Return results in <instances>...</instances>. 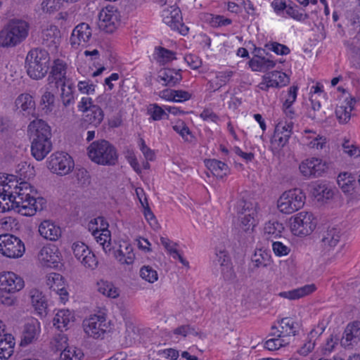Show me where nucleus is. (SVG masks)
Returning a JSON list of instances; mask_svg holds the SVG:
<instances>
[{
	"instance_id": "nucleus-37",
	"label": "nucleus",
	"mask_w": 360,
	"mask_h": 360,
	"mask_svg": "<svg viewBox=\"0 0 360 360\" xmlns=\"http://www.w3.org/2000/svg\"><path fill=\"white\" fill-rule=\"evenodd\" d=\"M283 229V224L277 221H269L265 224L264 234L267 240H270L273 242L274 239L281 236Z\"/></svg>"
},
{
	"instance_id": "nucleus-13",
	"label": "nucleus",
	"mask_w": 360,
	"mask_h": 360,
	"mask_svg": "<svg viewBox=\"0 0 360 360\" xmlns=\"http://www.w3.org/2000/svg\"><path fill=\"white\" fill-rule=\"evenodd\" d=\"M72 250L75 257L84 266L91 270L97 267L98 262L95 255L84 243L79 241L74 243Z\"/></svg>"
},
{
	"instance_id": "nucleus-42",
	"label": "nucleus",
	"mask_w": 360,
	"mask_h": 360,
	"mask_svg": "<svg viewBox=\"0 0 360 360\" xmlns=\"http://www.w3.org/2000/svg\"><path fill=\"white\" fill-rule=\"evenodd\" d=\"M159 96L167 101L179 103L188 101L191 97L188 91H160Z\"/></svg>"
},
{
	"instance_id": "nucleus-27",
	"label": "nucleus",
	"mask_w": 360,
	"mask_h": 360,
	"mask_svg": "<svg viewBox=\"0 0 360 360\" xmlns=\"http://www.w3.org/2000/svg\"><path fill=\"white\" fill-rule=\"evenodd\" d=\"M266 86L268 88H281L289 82L286 74L282 72L274 71L268 74L265 78Z\"/></svg>"
},
{
	"instance_id": "nucleus-40",
	"label": "nucleus",
	"mask_w": 360,
	"mask_h": 360,
	"mask_svg": "<svg viewBox=\"0 0 360 360\" xmlns=\"http://www.w3.org/2000/svg\"><path fill=\"white\" fill-rule=\"evenodd\" d=\"M98 291L110 298H117L120 295L119 289L111 282L101 280L97 283Z\"/></svg>"
},
{
	"instance_id": "nucleus-7",
	"label": "nucleus",
	"mask_w": 360,
	"mask_h": 360,
	"mask_svg": "<svg viewBox=\"0 0 360 360\" xmlns=\"http://www.w3.org/2000/svg\"><path fill=\"white\" fill-rule=\"evenodd\" d=\"M290 229L295 236H306L316 228V221L312 213L301 212L290 218Z\"/></svg>"
},
{
	"instance_id": "nucleus-4",
	"label": "nucleus",
	"mask_w": 360,
	"mask_h": 360,
	"mask_svg": "<svg viewBox=\"0 0 360 360\" xmlns=\"http://www.w3.org/2000/svg\"><path fill=\"white\" fill-rule=\"evenodd\" d=\"M91 161L101 165H115L118 153L115 147L109 141L101 139L92 142L87 148Z\"/></svg>"
},
{
	"instance_id": "nucleus-3",
	"label": "nucleus",
	"mask_w": 360,
	"mask_h": 360,
	"mask_svg": "<svg viewBox=\"0 0 360 360\" xmlns=\"http://www.w3.org/2000/svg\"><path fill=\"white\" fill-rule=\"evenodd\" d=\"M29 27V24L25 20H10L0 32V46L13 47L21 43L28 36Z\"/></svg>"
},
{
	"instance_id": "nucleus-36",
	"label": "nucleus",
	"mask_w": 360,
	"mask_h": 360,
	"mask_svg": "<svg viewBox=\"0 0 360 360\" xmlns=\"http://www.w3.org/2000/svg\"><path fill=\"white\" fill-rule=\"evenodd\" d=\"M355 103V98H351L345 105L337 106L335 115L340 123L345 124L350 120L351 111L354 109Z\"/></svg>"
},
{
	"instance_id": "nucleus-18",
	"label": "nucleus",
	"mask_w": 360,
	"mask_h": 360,
	"mask_svg": "<svg viewBox=\"0 0 360 360\" xmlns=\"http://www.w3.org/2000/svg\"><path fill=\"white\" fill-rule=\"evenodd\" d=\"M360 342V321L349 323L345 328L340 345L345 347H352Z\"/></svg>"
},
{
	"instance_id": "nucleus-54",
	"label": "nucleus",
	"mask_w": 360,
	"mask_h": 360,
	"mask_svg": "<svg viewBox=\"0 0 360 360\" xmlns=\"http://www.w3.org/2000/svg\"><path fill=\"white\" fill-rule=\"evenodd\" d=\"M140 276L149 283H154L158 278L157 271L150 266H143L140 269Z\"/></svg>"
},
{
	"instance_id": "nucleus-20",
	"label": "nucleus",
	"mask_w": 360,
	"mask_h": 360,
	"mask_svg": "<svg viewBox=\"0 0 360 360\" xmlns=\"http://www.w3.org/2000/svg\"><path fill=\"white\" fill-rule=\"evenodd\" d=\"M43 44L55 51L60 41V32L54 25H49L41 32Z\"/></svg>"
},
{
	"instance_id": "nucleus-57",
	"label": "nucleus",
	"mask_w": 360,
	"mask_h": 360,
	"mask_svg": "<svg viewBox=\"0 0 360 360\" xmlns=\"http://www.w3.org/2000/svg\"><path fill=\"white\" fill-rule=\"evenodd\" d=\"M209 20L210 23L213 27L226 26L231 25L232 22L231 19L219 15H210Z\"/></svg>"
},
{
	"instance_id": "nucleus-19",
	"label": "nucleus",
	"mask_w": 360,
	"mask_h": 360,
	"mask_svg": "<svg viewBox=\"0 0 360 360\" xmlns=\"http://www.w3.org/2000/svg\"><path fill=\"white\" fill-rule=\"evenodd\" d=\"M293 128L292 122H279L275 127L271 143L277 145L278 148L284 147L292 135Z\"/></svg>"
},
{
	"instance_id": "nucleus-47",
	"label": "nucleus",
	"mask_w": 360,
	"mask_h": 360,
	"mask_svg": "<svg viewBox=\"0 0 360 360\" xmlns=\"http://www.w3.org/2000/svg\"><path fill=\"white\" fill-rule=\"evenodd\" d=\"M297 91H288L287 94L282 98L284 99L283 103V110L284 113L290 118L295 114L292 105L296 101Z\"/></svg>"
},
{
	"instance_id": "nucleus-17",
	"label": "nucleus",
	"mask_w": 360,
	"mask_h": 360,
	"mask_svg": "<svg viewBox=\"0 0 360 360\" xmlns=\"http://www.w3.org/2000/svg\"><path fill=\"white\" fill-rule=\"evenodd\" d=\"M300 172L307 178L320 176L327 169L326 165L319 158L307 159L300 165Z\"/></svg>"
},
{
	"instance_id": "nucleus-32",
	"label": "nucleus",
	"mask_w": 360,
	"mask_h": 360,
	"mask_svg": "<svg viewBox=\"0 0 360 360\" xmlns=\"http://www.w3.org/2000/svg\"><path fill=\"white\" fill-rule=\"evenodd\" d=\"M278 323L281 325V330H277L278 333L276 335L278 338L285 337V335H296L299 323L292 319L285 317L281 319Z\"/></svg>"
},
{
	"instance_id": "nucleus-62",
	"label": "nucleus",
	"mask_w": 360,
	"mask_h": 360,
	"mask_svg": "<svg viewBox=\"0 0 360 360\" xmlns=\"http://www.w3.org/2000/svg\"><path fill=\"white\" fill-rule=\"evenodd\" d=\"M174 333L186 337L188 335H197V332L190 325H182L174 329Z\"/></svg>"
},
{
	"instance_id": "nucleus-1",
	"label": "nucleus",
	"mask_w": 360,
	"mask_h": 360,
	"mask_svg": "<svg viewBox=\"0 0 360 360\" xmlns=\"http://www.w3.org/2000/svg\"><path fill=\"white\" fill-rule=\"evenodd\" d=\"M34 190L27 182H21L11 193L5 191L0 193L1 205L9 206V210H14L22 215L32 216L44 208L46 200L43 198H36L32 195Z\"/></svg>"
},
{
	"instance_id": "nucleus-34",
	"label": "nucleus",
	"mask_w": 360,
	"mask_h": 360,
	"mask_svg": "<svg viewBox=\"0 0 360 360\" xmlns=\"http://www.w3.org/2000/svg\"><path fill=\"white\" fill-rule=\"evenodd\" d=\"M315 290L316 287L314 284L306 285L290 291L281 292L278 295L281 297L292 300L306 296L313 292Z\"/></svg>"
},
{
	"instance_id": "nucleus-56",
	"label": "nucleus",
	"mask_w": 360,
	"mask_h": 360,
	"mask_svg": "<svg viewBox=\"0 0 360 360\" xmlns=\"http://www.w3.org/2000/svg\"><path fill=\"white\" fill-rule=\"evenodd\" d=\"M120 76L117 73H112L110 77L105 78V84L108 86L110 89H112V88L115 87V82H118V84L120 88H129L127 83H129V79H124L121 82H119Z\"/></svg>"
},
{
	"instance_id": "nucleus-61",
	"label": "nucleus",
	"mask_w": 360,
	"mask_h": 360,
	"mask_svg": "<svg viewBox=\"0 0 360 360\" xmlns=\"http://www.w3.org/2000/svg\"><path fill=\"white\" fill-rule=\"evenodd\" d=\"M15 293L4 292L0 291V303L10 307L15 304L16 298L14 296Z\"/></svg>"
},
{
	"instance_id": "nucleus-21",
	"label": "nucleus",
	"mask_w": 360,
	"mask_h": 360,
	"mask_svg": "<svg viewBox=\"0 0 360 360\" xmlns=\"http://www.w3.org/2000/svg\"><path fill=\"white\" fill-rule=\"evenodd\" d=\"M39 258L46 266L55 267L60 261V252L56 245L44 246L39 252Z\"/></svg>"
},
{
	"instance_id": "nucleus-29",
	"label": "nucleus",
	"mask_w": 360,
	"mask_h": 360,
	"mask_svg": "<svg viewBox=\"0 0 360 360\" xmlns=\"http://www.w3.org/2000/svg\"><path fill=\"white\" fill-rule=\"evenodd\" d=\"M83 112L84 121L94 126L99 124L103 119V110L98 105H89V107H85Z\"/></svg>"
},
{
	"instance_id": "nucleus-52",
	"label": "nucleus",
	"mask_w": 360,
	"mask_h": 360,
	"mask_svg": "<svg viewBox=\"0 0 360 360\" xmlns=\"http://www.w3.org/2000/svg\"><path fill=\"white\" fill-rule=\"evenodd\" d=\"M70 321V314L68 310H60L53 319V325L58 329L65 328Z\"/></svg>"
},
{
	"instance_id": "nucleus-46",
	"label": "nucleus",
	"mask_w": 360,
	"mask_h": 360,
	"mask_svg": "<svg viewBox=\"0 0 360 360\" xmlns=\"http://www.w3.org/2000/svg\"><path fill=\"white\" fill-rule=\"evenodd\" d=\"M147 115L150 116L149 120L153 121L161 120L166 117L168 118V114L157 103H151L147 106Z\"/></svg>"
},
{
	"instance_id": "nucleus-64",
	"label": "nucleus",
	"mask_w": 360,
	"mask_h": 360,
	"mask_svg": "<svg viewBox=\"0 0 360 360\" xmlns=\"http://www.w3.org/2000/svg\"><path fill=\"white\" fill-rule=\"evenodd\" d=\"M184 60L186 62L188 65L193 70L198 68L201 65V60L198 56L193 54L186 55Z\"/></svg>"
},
{
	"instance_id": "nucleus-14",
	"label": "nucleus",
	"mask_w": 360,
	"mask_h": 360,
	"mask_svg": "<svg viewBox=\"0 0 360 360\" xmlns=\"http://www.w3.org/2000/svg\"><path fill=\"white\" fill-rule=\"evenodd\" d=\"M25 286L23 279L12 271L0 274V291L15 293Z\"/></svg>"
},
{
	"instance_id": "nucleus-33",
	"label": "nucleus",
	"mask_w": 360,
	"mask_h": 360,
	"mask_svg": "<svg viewBox=\"0 0 360 360\" xmlns=\"http://www.w3.org/2000/svg\"><path fill=\"white\" fill-rule=\"evenodd\" d=\"M312 195L319 201L332 198L333 192L325 182L316 181L312 185Z\"/></svg>"
},
{
	"instance_id": "nucleus-43",
	"label": "nucleus",
	"mask_w": 360,
	"mask_h": 360,
	"mask_svg": "<svg viewBox=\"0 0 360 360\" xmlns=\"http://www.w3.org/2000/svg\"><path fill=\"white\" fill-rule=\"evenodd\" d=\"M37 332L36 321H32V323L25 324L20 345H27L31 343L35 339Z\"/></svg>"
},
{
	"instance_id": "nucleus-23",
	"label": "nucleus",
	"mask_w": 360,
	"mask_h": 360,
	"mask_svg": "<svg viewBox=\"0 0 360 360\" xmlns=\"http://www.w3.org/2000/svg\"><path fill=\"white\" fill-rule=\"evenodd\" d=\"M162 17L163 22L172 29H178L181 25V11L175 6L165 8L162 12Z\"/></svg>"
},
{
	"instance_id": "nucleus-35",
	"label": "nucleus",
	"mask_w": 360,
	"mask_h": 360,
	"mask_svg": "<svg viewBox=\"0 0 360 360\" xmlns=\"http://www.w3.org/2000/svg\"><path fill=\"white\" fill-rule=\"evenodd\" d=\"M30 297L31 302L37 312L42 315L46 313L47 303L42 292L37 289H32L30 291Z\"/></svg>"
},
{
	"instance_id": "nucleus-5",
	"label": "nucleus",
	"mask_w": 360,
	"mask_h": 360,
	"mask_svg": "<svg viewBox=\"0 0 360 360\" xmlns=\"http://www.w3.org/2000/svg\"><path fill=\"white\" fill-rule=\"evenodd\" d=\"M49 56L46 51L35 49L31 50L26 57L27 72L34 79L44 77L49 68Z\"/></svg>"
},
{
	"instance_id": "nucleus-55",
	"label": "nucleus",
	"mask_w": 360,
	"mask_h": 360,
	"mask_svg": "<svg viewBox=\"0 0 360 360\" xmlns=\"http://www.w3.org/2000/svg\"><path fill=\"white\" fill-rule=\"evenodd\" d=\"M286 14L297 21H304L308 19L309 15L307 13L301 12L297 6L288 5L285 10Z\"/></svg>"
},
{
	"instance_id": "nucleus-9",
	"label": "nucleus",
	"mask_w": 360,
	"mask_h": 360,
	"mask_svg": "<svg viewBox=\"0 0 360 360\" xmlns=\"http://www.w3.org/2000/svg\"><path fill=\"white\" fill-rule=\"evenodd\" d=\"M66 65L60 60H56L52 68L51 75L49 76V89L65 90V87L68 90H71L74 86L72 82L67 80L65 77Z\"/></svg>"
},
{
	"instance_id": "nucleus-28",
	"label": "nucleus",
	"mask_w": 360,
	"mask_h": 360,
	"mask_svg": "<svg viewBox=\"0 0 360 360\" xmlns=\"http://www.w3.org/2000/svg\"><path fill=\"white\" fill-rule=\"evenodd\" d=\"M158 78L162 85L174 86L181 81L182 77L180 70L164 69L159 72Z\"/></svg>"
},
{
	"instance_id": "nucleus-25",
	"label": "nucleus",
	"mask_w": 360,
	"mask_h": 360,
	"mask_svg": "<svg viewBox=\"0 0 360 360\" xmlns=\"http://www.w3.org/2000/svg\"><path fill=\"white\" fill-rule=\"evenodd\" d=\"M40 235L50 240H57L61 236V229L49 220L42 221L39 226Z\"/></svg>"
},
{
	"instance_id": "nucleus-26",
	"label": "nucleus",
	"mask_w": 360,
	"mask_h": 360,
	"mask_svg": "<svg viewBox=\"0 0 360 360\" xmlns=\"http://www.w3.org/2000/svg\"><path fill=\"white\" fill-rule=\"evenodd\" d=\"M249 65L253 71L266 72L274 68L276 63L268 56H255L249 61Z\"/></svg>"
},
{
	"instance_id": "nucleus-58",
	"label": "nucleus",
	"mask_w": 360,
	"mask_h": 360,
	"mask_svg": "<svg viewBox=\"0 0 360 360\" xmlns=\"http://www.w3.org/2000/svg\"><path fill=\"white\" fill-rule=\"evenodd\" d=\"M306 138L308 139H311V141L306 143L311 148L322 149L326 143V139L319 135H316L314 137L309 136Z\"/></svg>"
},
{
	"instance_id": "nucleus-31",
	"label": "nucleus",
	"mask_w": 360,
	"mask_h": 360,
	"mask_svg": "<svg viewBox=\"0 0 360 360\" xmlns=\"http://www.w3.org/2000/svg\"><path fill=\"white\" fill-rule=\"evenodd\" d=\"M205 163L212 174L218 178L221 179L229 173L228 165L220 160L216 159L205 160Z\"/></svg>"
},
{
	"instance_id": "nucleus-15",
	"label": "nucleus",
	"mask_w": 360,
	"mask_h": 360,
	"mask_svg": "<svg viewBox=\"0 0 360 360\" xmlns=\"http://www.w3.org/2000/svg\"><path fill=\"white\" fill-rule=\"evenodd\" d=\"M320 247L324 252H330L340 238V231L335 227L323 229L319 233Z\"/></svg>"
},
{
	"instance_id": "nucleus-41",
	"label": "nucleus",
	"mask_w": 360,
	"mask_h": 360,
	"mask_svg": "<svg viewBox=\"0 0 360 360\" xmlns=\"http://www.w3.org/2000/svg\"><path fill=\"white\" fill-rule=\"evenodd\" d=\"M93 235L97 243L103 246V249L106 253L110 252L111 235L110 231L108 229H103L101 231L96 230L94 231Z\"/></svg>"
},
{
	"instance_id": "nucleus-12",
	"label": "nucleus",
	"mask_w": 360,
	"mask_h": 360,
	"mask_svg": "<svg viewBox=\"0 0 360 360\" xmlns=\"http://www.w3.org/2000/svg\"><path fill=\"white\" fill-rule=\"evenodd\" d=\"M49 168L61 176L68 174L74 168L72 157L65 152H56L49 158Z\"/></svg>"
},
{
	"instance_id": "nucleus-38",
	"label": "nucleus",
	"mask_w": 360,
	"mask_h": 360,
	"mask_svg": "<svg viewBox=\"0 0 360 360\" xmlns=\"http://www.w3.org/2000/svg\"><path fill=\"white\" fill-rule=\"evenodd\" d=\"M251 261L256 268H264L271 263V255L263 249H257L252 256Z\"/></svg>"
},
{
	"instance_id": "nucleus-24",
	"label": "nucleus",
	"mask_w": 360,
	"mask_h": 360,
	"mask_svg": "<svg viewBox=\"0 0 360 360\" xmlns=\"http://www.w3.org/2000/svg\"><path fill=\"white\" fill-rule=\"evenodd\" d=\"M113 254L121 264H131L135 259L133 248L127 241L120 243L118 249L114 250Z\"/></svg>"
},
{
	"instance_id": "nucleus-8",
	"label": "nucleus",
	"mask_w": 360,
	"mask_h": 360,
	"mask_svg": "<svg viewBox=\"0 0 360 360\" xmlns=\"http://www.w3.org/2000/svg\"><path fill=\"white\" fill-rule=\"evenodd\" d=\"M98 26L107 33H112L122 25V15L118 9L108 6L101 9L98 14Z\"/></svg>"
},
{
	"instance_id": "nucleus-53",
	"label": "nucleus",
	"mask_w": 360,
	"mask_h": 360,
	"mask_svg": "<svg viewBox=\"0 0 360 360\" xmlns=\"http://www.w3.org/2000/svg\"><path fill=\"white\" fill-rule=\"evenodd\" d=\"M256 214L245 213V214L238 215L240 219V228L245 232L252 231L256 226L255 219Z\"/></svg>"
},
{
	"instance_id": "nucleus-45",
	"label": "nucleus",
	"mask_w": 360,
	"mask_h": 360,
	"mask_svg": "<svg viewBox=\"0 0 360 360\" xmlns=\"http://www.w3.org/2000/svg\"><path fill=\"white\" fill-rule=\"evenodd\" d=\"M155 58L161 65L169 63L176 58L174 52L163 47H158L155 49Z\"/></svg>"
},
{
	"instance_id": "nucleus-51",
	"label": "nucleus",
	"mask_w": 360,
	"mask_h": 360,
	"mask_svg": "<svg viewBox=\"0 0 360 360\" xmlns=\"http://www.w3.org/2000/svg\"><path fill=\"white\" fill-rule=\"evenodd\" d=\"M61 0H42L40 9L44 13L52 14L60 9Z\"/></svg>"
},
{
	"instance_id": "nucleus-50",
	"label": "nucleus",
	"mask_w": 360,
	"mask_h": 360,
	"mask_svg": "<svg viewBox=\"0 0 360 360\" xmlns=\"http://www.w3.org/2000/svg\"><path fill=\"white\" fill-rule=\"evenodd\" d=\"M15 105L25 111L34 107V101L32 96L27 93L20 94L15 100Z\"/></svg>"
},
{
	"instance_id": "nucleus-63",
	"label": "nucleus",
	"mask_w": 360,
	"mask_h": 360,
	"mask_svg": "<svg viewBox=\"0 0 360 360\" xmlns=\"http://www.w3.org/2000/svg\"><path fill=\"white\" fill-rule=\"evenodd\" d=\"M282 347L281 338H271L264 343V347L269 351H275Z\"/></svg>"
},
{
	"instance_id": "nucleus-39",
	"label": "nucleus",
	"mask_w": 360,
	"mask_h": 360,
	"mask_svg": "<svg viewBox=\"0 0 360 360\" xmlns=\"http://www.w3.org/2000/svg\"><path fill=\"white\" fill-rule=\"evenodd\" d=\"M338 186L345 193H351L356 185V178L348 172L341 173L337 178Z\"/></svg>"
},
{
	"instance_id": "nucleus-6",
	"label": "nucleus",
	"mask_w": 360,
	"mask_h": 360,
	"mask_svg": "<svg viewBox=\"0 0 360 360\" xmlns=\"http://www.w3.org/2000/svg\"><path fill=\"white\" fill-rule=\"evenodd\" d=\"M305 198V194L301 189H290L281 195L278 200V208L283 213L291 214L304 206Z\"/></svg>"
},
{
	"instance_id": "nucleus-16",
	"label": "nucleus",
	"mask_w": 360,
	"mask_h": 360,
	"mask_svg": "<svg viewBox=\"0 0 360 360\" xmlns=\"http://www.w3.org/2000/svg\"><path fill=\"white\" fill-rule=\"evenodd\" d=\"M92 37V30L87 23H80L72 30L70 37V44L75 48L81 46L85 47L90 42Z\"/></svg>"
},
{
	"instance_id": "nucleus-44",
	"label": "nucleus",
	"mask_w": 360,
	"mask_h": 360,
	"mask_svg": "<svg viewBox=\"0 0 360 360\" xmlns=\"http://www.w3.org/2000/svg\"><path fill=\"white\" fill-rule=\"evenodd\" d=\"M72 182L80 188L88 186L90 184V176L87 170L84 168L75 169L72 176Z\"/></svg>"
},
{
	"instance_id": "nucleus-10",
	"label": "nucleus",
	"mask_w": 360,
	"mask_h": 360,
	"mask_svg": "<svg viewBox=\"0 0 360 360\" xmlns=\"http://www.w3.org/2000/svg\"><path fill=\"white\" fill-rule=\"evenodd\" d=\"M25 248L24 243L18 237L5 234L0 236V252L9 258H18L22 256Z\"/></svg>"
},
{
	"instance_id": "nucleus-48",
	"label": "nucleus",
	"mask_w": 360,
	"mask_h": 360,
	"mask_svg": "<svg viewBox=\"0 0 360 360\" xmlns=\"http://www.w3.org/2000/svg\"><path fill=\"white\" fill-rule=\"evenodd\" d=\"M83 356L80 349L75 347H67L63 349L60 360H81Z\"/></svg>"
},
{
	"instance_id": "nucleus-59",
	"label": "nucleus",
	"mask_w": 360,
	"mask_h": 360,
	"mask_svg": "<svg viewBox=\"0 0 360 360\" xmlns=\"http://www.w3.org/2000/svg\"><path fill=\"white\" fill-rule=\"evenodd\" d=\"M230 75L226 72H219L215 77V79L212 82V87L215 89H219L226 84L229 80Z\"/></svg>"
},
{
	"instance_id": "nucleus-49",
	"label": "nucleus",
	"mask_w": 360,
	"mask_h": 360,
	"mask_svg": "<svg viewBox=\"0 0 360 360\" xmlns=\"http://www.w3.org/2000/svg\"><path fill=\"white\" fill-rule=\"evenodd\" d=\"M236 210L238 215L245 214V213L257 214L256 207L251 201L240 198L236 205Z\"/></svg>"
},
{
	"instance_id": "nucleus-22",
	"label": "nucleus",
	"mask_w": 360,
	"mask_h": 360,
	"mask_svg": "<svg viewBox=\"0 0 360 360\" xmlns=\"http://www.w3.org/2000/svg\"><path fill=\"white\" fill-rule=\"evenodd\" d=\"M11 334L4 333V324L0 321V359H7L13 352L15 342Z\"/></svg>"
},
{
	"instance_id": "nucleus-30",
	"label": "nucleus",
	"mask_w": 360,
	"mask_h": 360,
	"mask_svg": "<svg viewBox=\"0 0 360 360\" xmlns=\"http://www.w3.org/2000/svg\"><path fill=\"white\" fill-rule=\"evenodd\" d=\"M324 91H311L309 101L311 102V110L309 111V116L313 120L318 118L321 114V103L325 98Z\"/></svg>"
},
{
	"instance_id": "nucleus-2",
	"label": "nucleus",
	"mask_w": 360,
	"mask_h": 360,
	"mask_svg": "<svg viewBox=\"0 0 360 360\" xmlns=\"http://www.w3.org/2000/svg\"><path fill=\"white\" fill-rule=\"evenodd\" d=\"M31 140V153L38 161L42 160L52 149L51 130L44 120L37 119L28 126Z\"/></svg>"
},
{
	"instance_id": "nucleus-60",
	"label": "nucleus",
	"mask_w": 360,
	"mask_h": 360,
	"mask_svg": "<svg viewBox=\"0 0 360 360\" xmlns=\"http://www.w3.org/2000/svg\"><path fill=\"white\" fill-rule=\"evenodd\" d=\"M272 248L275 255L279 257L287 255L290 252V248L278 241L272 242Z\"/></svg>"
},
{
	"instance_id": "nucleus-11",
	"label": "nucleus",
	"mask_w": 360,
	"mask_h": 360,
	"mask_svg": "<svg viewBox=\"0 0 360 360\" xmlns=\"http://www.w3.org/2000/svg\"><path fill=\"white\" fill-rule=\"evenodd\" d=\"M85 333L95 339L103 338L105 333L110 330L109 322L104 315H93L84 320Z\"/></svg>"
}]
</instances>
